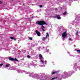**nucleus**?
Returning <instances> with one entry per match:
<instances>
[{
  "label": "nucleus",
  "mask_w": 80,
  "mask_h": 80,
  "mask_svg": "<svg viewBox=\"0 0 80 80\" xmlns=\"http://www.w3.org/2000/svg\"><path fill=\"white\" fill-rule=\"evenodd\" d=\"M36 24H37L38 25H42L41 27V29L43 31V32H45V30L43 29V28H45V27L43 25H47L46 23V22H45L44 21L41 20V21H37L36 23Z\"/></svg>",
  "instance_id": "nucleus-1"
},
{
  "label": "nucleus",
  "mask_w": 80,
  "mask_h": 80,
  "mask_svg": "<svg viewBox=\"0 0 80 80\" xmlns=\"http://www.w3.org/2000/svg\"><path fill=\"white\" fill-rule=\"evenodd\" d=\"M8 59L9 60H11V61H17V62H18V59L16 58L14 59L11 58V57H9Z\"/></svg>",
  "instance_id": "nucleus-2"
},
{
  "label": "nucleus",
  "mask_w": 80,
  "mask_h": 80,
  "mask_svg": "<svg viewBox=\"0 0 80 80\" xmlns=\"http://www.w3.org/2000/svg\"><path fill=\"white\" fill-rule=\"evenodd\" d=\"M67 32H63L62 34V38L64 39L67 36Z\"/></svg>",
  "instance_id": "nucleus-3"
},
{
  "label": "nucleus",
  "mask_w": 80,
  "mask_h": 80,
  "mask_svg": "<svg viewBox=\"0 0 80 80\" xmlns=\"http://www.w3.org/2000/svg\"><path fill=\"white\" fill-rule=\"evenodd\" d=\"M36 32L37 33V35H38V37H40V32H38V31L37 30L36 31Z\"/></svg>",
  "instance_id": "nucleus-4"
},
{
  "label": "nucleus",
  "mask_w": 80,
  "mask_h": 80,
  "mask_svg": "<svg viewBox=\"0 0 80 80\" xmlns=\"http://www.w3.org/2000/svg\"><path fill=\"white\" fill-rule=\"evenodd\" d=\"M39 57H40V60H42V59L43 58V57H42V54H39Z\"/></svg>",
  "instance_id": "nucleus-5"
},
{
  "label": "nucleus",
  "mask_w": 80,
  "mask_h": 80,
  "mask_svg": "<svg viewBox=\"0 0 80 80\" xmlns=\"http://www.w3.org/2000/svg\"><path fill=\"white\" fill-rule=\"evenodd\" d=\"M47 38V36H46V37H43V38H42V40H43V41H45V39H46Z\"/></svg>",
  "instance_id": "nucleus-6"
},
{
  "label": "nucleus",
  "mask_w": 80,
  "mask_h": 80,
  "mask_svg": "<svg viewBox=\"0 0 80 80\" xmlns=\"http://www.w3.org/2000/svg\"><path fill=\"white\" fill-rule=\"evenodd\" d=\"M58 71H55V72H52V75H53V74H55V73H58Z\"/></svg>",
  "instance_id": "nucleus-7"
},
{
  "label": "nucleus",
  "mask_w": 80,
  "mask_h": 80,
  "mask_svg": "<svg viewBox=\"0 0 80 80\" xmlns=\"http://www.w3.org/2000/svg\"><path fill=\"white\" fill-rule=\"evenodd\" d=\"M57 78H58V77H56L55 78H52L51 80H53L54 79H57Z\"/></svg>",
  "instance_id": "nucleus-8"
},
{
  "label": "nucleus",
  "mask_w": 80,
  "mask_h": 80,
  "mask_svg": "<svg viewBox=\"0 0 80 80\" xmlns=\"http://www.w3.org/2000/svg\"><path fill=\"white\" fill-rule=\"evenodd\" d=\"M56 18H57L58 19H60V16H58V15H56Z\"/></svg>",
  "instance_id": "nucleus-9"
},
{
  "label": "nucleus",
  "mask_w": 80,
  "mask_h": 80,
  "mask_svg": "<svg viewBox=\"0 0 80 80\" xmlns=\"http://www.w3.org/2000/svg\"><path fill=\"white\" fill-rule=\"evenodd\" d=\"M78 30H77V32L76 33V35H77V36H78Z\"/></svg>",
  "instance_id": "nucleus-10"
},
{
  "label": "nucleus",
  "mask_w": 80,
  "mask_h": 80,
  "mask_svg": "<svg viewBox=\"0 0 80 80\" xmlns=\"http://www.w3.org/2000/svg\"><path fill=\"white\" fill-rule=\"evenodd\" d=\"M9 65H10V64H7L6 65V67H9Z\"/></svg>",
  "instance_id": "nucleus-11"
},
{
  "label": "nucleus",
  "mask_w": 80,
  "mask_h": 80,
  "mask_svg": "<svg viewBox=\"0 0 80 80\" xmlns=\"http://www.w3.org/2000/svg\"><path fill=\"white\" fill-rule=\"evenodd\" d=\"M77 52H78V53H80V49L77 50Z\"/></svg>",
  "instance_id": "nucleus-12"
},
{
  "label": "nucleus",
  "mask_w": 80,
  "mask_h": 80,
  "mask_svg": "<svg viewBox=\"0 0 80 80\" xmlns=\"http://www.w3.org/2000/svg\"><path fill=\"white\" fill-rule=\"evenodd\" d=\"M67 13V12L66 11L63 13V15H66Z\"/></svg>",
  "instance_id": "nucleus-13"
},
{
  "label": "nucleus",
  "mask_w": 80,
  "mask_h": 80,
  "mask_svg": "<svg viewBox=\"0 0 80 80\" xmlns=\"http://www.w3.org/2000/svg\"><path fill=\"white\" fill-rule=\"evenodd\" d=\"M28 38H29V40H32L33 39V38H31L30 37H29Z\"/></svg>",
  "instance_id": "nucleus-14"
},
{
  "label": "nucleus",
  "mask_w": 80,
  "mask_h": 80,
  "mask_svg": "<svg viewBox=\"0 0 80 80\" xmlns=\"http://www.w3.org/2000/svg\"><path fill=\"white\" fill-rule=\"evenodd\" d=\"M47 35H46V37H47V38L48 37H49V34H48V32H47Z\"/></svg>",
  "instance_id": "nucleus-15"
},
{
  "label": "nucleus",
  "mask_w": 80,
  "mask_h": 80,
  "mask_svg": "<svg viewBox=\"0 0 80 80\" xmlns=\"http://www.w3.org/2000/svg\"><path fill=\"white\" fill-rule=\"evenodd\" d=\"M41 60V62L42 63V64H44V61L42 60V59Z\"/></svg>",
  "instance_id": "nucleus-16"
},
{
  "label": "nucleus",
  "mask_w": 80,
  "mask_h": 80,
  "mask_svg": "<svg viewBox=\"0 0 80 80\" xmlns=\"http://www.w3.org/2000/svg\"><path fill=\"white\" fill-rule=\"evenodd\" d=\"M10 38H11V39H14V37H11Z\"/></svg>",
  "instance_id": "nucleus-17"
},
{
  "label": "nucleus",
  "mask_w": 80,
  "mask_h": 80,
  "mask_svg": "<svg viewBox=\"0 0 80 80\" xmlns=\"http://www.w3.org/2000/svg\"><path fill=\"white\" fill-rule=\"evenodd\" d=\"M30 57H30V56H29L28 55L27 56V58H30Z\"/></svg>",
  "instance_id": "nucleus-18"
},
{
  "label": "nucleus",
  "mask_w": 80,
  "mask_h": 80,
  "mask_svg": "<svg viewBox=\"0 0 80 80\" xmlns=\"http://www.w3.org/2000/svg\"><path fill=\"white\" fill-rule=\"evenodd\" d=\"M39 7H41V8H42V5H40Z\"/></svg>",
  "instance_id": "nucleus-19"
},
{
  "label": "nucleus",
  "mask_w": 80,
  "mask_h": 80,
  "mask_svg": "<svg viewBox=\"0 0 80 80\" xmlns=\"http://www.w3.org/2000/svg\"><path fill=\"white\" fill-rule=\"evenodd\" d=\"M3 64H0V66H3Z\"/></svg>",
  "instance_id": "nucleus-20"
},
{
  "label": "nucleus",
  "mask_w": 80,
  "mask_h": 80,
  "mask_svg": "<svg viewBox=\"0 0 80 80\" xmlns=\"http://www.w3.org/2000/svg\"><path fill=\"white\" fill-rule=\"evenodd\" d=\"M3 3V2H2V1H0V4H1L2 3Z\"/></svg>",
  "instance_id": "nucleus-21"
},
{
  "label": "nucleus",
  "mask_w": 80,
  "mask_h": 80,
  "mask_svg": "<svg viewBox=\"0 0 80 80\" xmlns=\"http://www.w3.org/2000/svg\"><path fill=\"white\" fill-rule=\"evenodd\" d=\"M69 40H72V38H69Z\"/></svg>",
  "instance_id": "nucleus-22"
},
{
  "label": "nucleus",
  "mask_w": 80,
  "mask_h": 80,
  "mask_svg": "<svg viewBox=\"0 0 80 80\" xmlns=\"http://www.w3.org/2000/svg\"><path fill=\"white\" fill-rule=\"evenodd\" d=\"M13 40H15H15H16V39H15V38H14V39Z\"/></svg>",
  "instance_id": "nucleus-23"
},
{
  "label": "nucleus",
  "mask_w": 80,
  "mask_h": 80,
  "mask_svg": "<svg viewBox=\"0 0 80 80\" xmlns=\"http://www.w3.org/2000/svg\"><path fill=\"white\" fill-rule=\"evenodd\" d=\"M36 78L37 79H38V78H37V77H36Z\"/></svg>",
  "instance_id": "nucleus-24"
},
{
  "label": "nucleus",
  "mask_w": 80,
  "mask_h": 80,
  "mask_svg": "<svg viewBox=\"0 0 80 80\" xmlns=\"http://www.w3.org/2000/svg\"><path fill=\"white\" fill-rule=\"evenodd\" d=\"M22 59H23V60H24V59H23V58H22Z\"/></svg>",
  "instance_id": "nucleus-25"
},
{
  "label": "nucleus",
  "mask_w": 80,
  "mask_h": 80,
  "mask_svg": "<svg viewBox=\"0 0 80 80\" xmlns=\"http://www.w3.org/2000/svg\"><path fill=\"white\" fill-rule=\"evenodd\" d=\"M45 62H47V61H45Z\"/></svg>",
  "instance_id": "nucleus-26"
}]
</instances>
